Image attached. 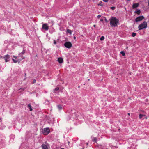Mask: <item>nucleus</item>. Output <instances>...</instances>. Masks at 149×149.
I'll return each instance as SVG.
<instances>
[{"mask_svg":"<svg viewBox=\"0 0 149 149\" xmlns=\"http://www.w3.org/2000/svg\"><path fill=\"white\" fill-rule=\"evenodd\" d=\"M120 53L123 56L125 55V53L123 52V51H121Z\"/></svg>","mask_w":149,"mask_h":149,"instance_id":"aec40b11","label":"nucleus"},{"mask_svg":"<svg viewBox=\"0 0 149 149\" xmlns=\"http://www.w3.org/2000/svg\"><path fill=\"white\" fill-rule=\"evenodd\" d=\"M13 57L14 58H15L16 59H17V56H13Z\"/></svg>","mask_w":149,"mask_h":149,"instance_id":"393cba45","label":"nucleus"},{"mask_svg":"<svg viewBox=\"0 0 149 149\" xmlns=\"http://www.w3.org/2000/svg\"><path fill=\"white\" fill-rule=\"evenodd\" d=\"M100 21H102V20L101 19V20H100Z\"/></svg>","mask_w":149,"mask_h":149,"instance_id":"e433bc0d","label":"nucleus"},{"mask_svg":"<svg viewBox=\"0 0 149 149\" xmlns=\"http://www.w3.org/2000/svg\"><path fill=\"white\" fill-rule=\"evenodd\" d=\"M93 26L94 27H95V26H96V25H94Z\"/></svg>","mask_w":149,"mask_h":149,"instance_id":"2f4dec72","label":"nucleus"},{"mask_svg":"<svg viewBox=\"0 0 149 149\" xmlns=\"http://www.w3.org/2000/svg\"><path fill=\"white\" fill-rule=\"evenodd\" d=\"M49 26L47 23L43 24L42 25V28L41 29H44L46 31H47L49 29Z\"/></svg>","mask_w":149,"mask_h":149,"instance_id":"39448f33","label":"nucleus"},{"mask_svg":"<svg viewBox=\"0 0 149 149\" xmlns=\"http://www.w3.org/2000/svg\"><path fill=\"white\" fill-rule=\"evenodd\" d=\"M57 107L59 110L62 109L63 108L62 106L60 105H58Z\"/></svg>","mask_w":149,"mask_h":149,"instance_id":"4468645a","label":"nucleus"},{"mask_svg":"<svg viewBox=\"0 0 149 149\" xmlns=\"http://www.w3.org/2000/svg\"><path fill=\"white\" fill-rule=\"evenodd\" d=\"M12 60L13 61V62L15 63H16L17 62V60H16L13 58L12 59Z\"/></svg>","mask_w":149,"mask_h":149,"instance_id":"5701e85b","label":"nucleus"},{"mask_svg":"<svg viewBox=\"0 0 149 149\" xmlns=\"http://www.w3.org/2000/svg\"><path fill=\"white\" fill-rule=\"evenodd\" d=\"M25 53V51L23 50L22 52L20 53L19 54V55H20V56L21 57H23V56L22 55H22H23V54H24V53Z\"/></svg>","mask_w":149,"mask_h":149,"instance_id":"ddd939ff","label":"nucleus"},{"mask_svg":"<svg viewBox=\"0 0 149 149\" xmlns=\"http://www.w3.org/2000/svg\"><path fill=\"white\" fill-rule=\"evenodd\" d=\"M78 113L77 111L74 109L72 110L68 115L67 119L68 120H71L72 121L77 119Z\"/></svg>","mask_w":149,"mask_h":149,"instance_id":"f257e3e1","label":"nucleus"},{"mask_svg":"<svg viewBox=\"0 0 149 149\" xmlns=\"http://www.w3.org/2000/svg\"><path fill=\"white\" fill-rule=\"evenodd\" d=\"M101 15H98V16H97V17L98 18H99L100 17H101Z\"/></svg>","mask_w":149,"mask_h":149,"instance_id":"cd10ccee","label":"nucleus"},{"mask_svg":"<svg viewBox=\"0 0 149 149\" xmlns=\"http://www.w3.org/2000/svg\"><path fill=\"white\" fill-rule=\"evenodd\" d=\"M104 39V37L103 36H102L100 38V40H103Z\"/></svg>","mask_w":149,"mask_h":149,"instance_id":"412c9836","label":"nucleus"},{"mask_svg":"<svg viewBox=\"0 0 149 149\" xmlns=\"http://www.w3.org/2000/svg\"><path fill=\"white\" fill-rule=\"evenodd\" d=\"M50 132V130L48 128H45L43 129L42 131V132L43 134L45 135H47Z\"/></svg>","mask_w":149,"mask_h":149,"instance_id":"20e7f679","label":"nucleus"},{"mask_svg":"<svg viewBox=\"0 0 149 149\" xmlns=\"http://www.w3.org/2000/svg\"><path fill=\"white\" fill-rule=\"evenodd\" d=\"M128 114L129 115H129H130V113H128Z\"/></svg>","mask_w":149,"mask_h":149,"instance_id":"c9c22d12","label":"nucleus"},{"mask_svg":"<svg viewBox=\"0 0 149 149\" xmlns=\"http://www.w3.org/2000/svg\"><path fill=\"white\" fill-rule=\"evenodd\" d=\"M106 149H108L107 148H106Z\"/></svg>","mask_w":149,"mask_h":149,"instance_id":"ea45409f","label":"nucleus"},{"mask_svg":"<svg viewBox=\"0 0 149 149\" xmlns=\"http://www.w3.org/2000/svg\"><path fill=\"white\" fill-rule=\"evenodd\" d=\"M86 144V145H88V143H87Z\"/></svg>","mask_w":149,"mask_h":149,"instance_id":"473e14b6","label":"nucleus"},{"mask_svg":"<svg viewBox=\"0 0 149 149\" xmlns=\"http://www.w3.org/2000/svg\"><path fill=\"white\" fill-rule=\"evenodd\" d=\"M53 43L54 44H56V40H54L53 41Z\"/></svg>","mask_w":149,"mask_h":149,"instance_id":"a878e982","label":"nucleus"},{"mask_svg":"<svg viewBox=\"0 0 149 149\" xmlns=\"http://www.w3.org/2000/svg\"><path fill=\"white\" fill-rule=\"evenodd\" d=\"M147 27V23L144 21L143 23L139 25L138 26L139 29V30H142L144 28H146Z\"/></svg>","mask_w":149,"mask_h":149,"instance_id":"7ed1b4c3","label":"nucleus"},{"mask_svg":"<svg viewBox=\"0 0 149 149\" xmlns=\"http://www.w3.org/2000/svg\"><path fill=\"white\" fill-rule=\"evenodd\" d=\"M28 108L29 109L30 111L32 110V109L30 104H29L27 106Z\"/></svg>","mask_w":149,"mask_h":149,"instance_id":"f8f14e48","label":"nucleus"},{"mask_svg":"<svg viewBox=\"0 0 149 149\" xmlns=\"http://www.w3.org/2000/svg\"><path fill=\"white\" fill-rule=\"evenodd\" d=\"M145 118L146 119H147V117H145Z\"/></svg>","mask_w":149,"mask_h":149,"instance_id":"72a5a7b5","label":"nucleus"},{"mask_svg":"<svg viewBox=\"0 0 149 149\" xmlns=\"http://www.w3.org/2000/svg\"><path fill=\"white\" fill-rule=\"evenodd\" d=\"M74 38V39H75H75H76V37H75V36H74V38Z\"/></svg>","mask_w":149,"mask_h":149,"instance_id":"c756f323","label":"nucleus"},{"mask_svg":"<svg viewBox=\"0 0 149 149\" xmlns=\"http://www.w3.org/2000/svg\"><path fill=\"white\" fill-rule=\"evenodd\" d=\"M10 56L8 55H5L4 57V58L6 62H7L9 61L8 59L10 58Z\"/></svg>","mask_w":149,"mask_h":149,"instance_id":"1a4fd4ad","label":"nucleus"},{"mask_svg":"<svg viewBox=\"0 0 149 149\" xmlns=\"http://www.w3.org/2000/svg\"><path fill=\"white\" fill-rule=\"evenodd\" d=\"M144 116H145V115L141 114H140L139 115V118L141 119L142 118V117Z\"/></svg>","mask_w":149,"mask_h":149,"instance_id":"f3484780","label":"nucleus"},{"mask_svg":"<svg viewBox=\"0 0 149 149\" xmlns=\"http://www.w3.org/2000/svg\"><path fill=\"white\" fill-rule=\"evenodd\" d=\"M111 9H112V10H114L115 8L114 7H111Z\"/></svg>","mask_w":149,"mask_h":149,"instance_id":"c85d7f7f","label":"nucleus"},{"mask_svg":"<svg viewBox=\"0 0 149 149\" xmlns=\"http://www.w3.org/2000/svg\"><path fill=\"white\" fill-rule=\"evenodd\" d=\"M59 88L57 87V88H56L55 89H54V90H53V92L54 93H55L56 91H58L59 90Z\"/></svg>","mask_w":149,"mask_h":149,"instance_id":"dca6fc26","label":"nucleus"},{"mask_svg":"<svg viewBox=\"0 0 149 149\" xmlns=\"http://www.w3.org/2000/svg\"><path fill=\"white\" fill-rule=\"evenodd\" d=\"M98 5H100V6H102V4H101V3H99V4H98Z\"/></svg>","mask_w":149,"mask_h":149,"instance_id":"7c9ffc66","label":"nucleus"},{"mask_svg":"<svg viewBox=\"0 0 149 149\" xmlns=\"http://www.w3.org/2000/svg\"><path fill=\"white\" fill-rule=\"evenodd\" d=\"M93 141L94 142H95L96 141V138H93Z\"/></svg>","mask_w":149,"mask_h":149,"instance_id":"4be33fe9","label":"nucleus"},{"mask_svg":"<svg viewBox=\"0 0 149 149\" xmlns=\"http://www.w3.org/2000/svg\"><path fill=\"white\" fill-rule=\"evenodd\" d=\"M110 25L112 27H115L117 26L119 23V20L115 17H112L110 20Z\"/></svg>","mask_w":149,"mask_h":149,"instance_id":"f03ea898","label":"nucleus"},{"mask_svg":"<svg viewBox=\"0 0 149 149\" xmlns=\"http://www.w3.org/2000/svg\"><path fill=\"white\" fill-rule=\"evenodd\" d=\"M41 147L42 149H48L49 146L47 143H44L41 145Z\"/></svg>","mask_w":149,"mask_h":149,"instance_id":"0eeeda50","label":"nucleus"},{"mask_svg":"<svg viewBox=\"0 0 149 149\" xmlns=\"http://www.w3.org/2000/svg\"><path fill=\"white\" fill-rule=\"evenodd\" d=\"M140 10L139 9H137L136 11H135V12L138 14H139L140 13Z\"/></svg>","mask_w":149,"mask_h":149,"instance_id":"2eb2a0df","label":"nucleus"},{"mask_svg":"<svg viewBox=\"0 0 149 149\" xmlns=\"http://www.w3.org/2000/svg\"><path fill=\"white\" fill-rule=\"evenodd\" d=\"M136 33H134V32H133L132 33V36L133 37H134V36H135L136 35Z\"/></svg>","mask_w":149,"mask_h":149,"instance_id":"6ab92c4d","label":"nucleus"},{"mask_svg":"<svg viewBox=\"0 0 149 149\" xmlns=\"http://www.w3.org/2000/svg\"><path fill=\"white\" fill-rule=\"evenodd\" d=\"M64 46L68 48H70L72 46V44L70 42H65L64 44Z\"/></svg>","mask_w":149,"mask_h":149,"instance_id":"423d86ee","label":"nucleus"},{"mask_svg":"<svg viewBox=\"0 0 149 149\" xmlns=\"http://www.w3.org/2000/svg\"><path fill=\"white\" fill-rule=\"evenodd\" d=\"M58 61L60 63H62L63 61V59L61 58H59L58 59Z\"/></svg>","mask_w":149,"mask_h":149,"instance_id":"9b49d317","label":"nucleus"},{"mask_svg":"<svg viewBox=\"0 0 149 149\" xmlns=\"http://www.w3.org/2000/svg\"><path fill=\"white\" fill-rule=\"evenodd\" d=\"M0 120L1 121V119H0Z\"/></svg>","mask_w":149,"mask_h":149,"instance_id":"4c0bfd02","label":"nucleus"},{"mask_svg":"<svg viewBox=\"0 0 149 149\" xmlns=\"http://www.w3.org/2000/svg\"><path fill=\"white\" fill-rule=\"evenodd\" d=\"M103 1L105 2H107L108 1V0H103Z\"/></svg>","mask_w":149,"mask_h":149,"instance_id":"bb28decb","label":"nucleus"},{"mask_svg":"<svg viewBox=\"0 0 149 149\" xmlns=\"http://www.w3.org/2000/svg\"><path fill=\"white\" fill-rule=\"evenodd\" d=\"M67 32H68L70 34H71V30H70V29H67Z\"/></svg>","mask_w":149,"mask_h":149,"instance_id":"a211bd4d","label":"nucleus"},{"mask_svg":"<svg viewBox=\"0 0 149 149\" xmlns=\"http://www.w3.org/2000/svg\"><path fill=\"white\" fill-rule=\"evenodd\" d=\"M36 80L34 79H33V84L35 83H36Z\"/></svg>","mask_w":149,"mask_h":149,"instance_id":"b1692460","label":"nucleus"},{"mask_svg":"<svg viewBox=\"0 0 149 149\" xmlns=\"http://www.w3.org/2000/svg\"><path fill=\"white\" fill-rule=\"evenodd\" d=\"M139 6V4L137 3H135L134 4L132 5V8H135Z\"/></svg>","mask_w":149,"mask_h":149,"instance_id":"9d476101","label":"nucleus"},{"mask_svg":"<svg viewBox=\"0 0 149 149\" xmlns=\"http://www.w3.org/2000/svg\"><path fill=\"white\" fill-rule=\"evenodd\" d=\"M144 19V17L143 16H139L135 19V21L138 22Z\"/></svg>","mask_w":149,"mask_h":149,"instance_id":"6e6552de","label":"nucleus"},{"mask_svg":"<svg viewBox=\"0 0 149 149\" xmlns=\"http://www.w3.org/2000/svg\"><path fill=\"white\" fill-rule=\"evenodd\" d=\"M61 149H64V148H61Z\"/></svg>","mask_w":149,"mask_h":149,"instance_id":"f704fd0d","label":"nucleus"},{"mask_svg":"<svg viewBox=\"0 0 149 149\" xmlns=\"http://www.w3.org/2000/svg\"><path fill=\"white\" fill-rule=\"evenodd\" d=\"M68 143H70V142H68Z\"/></svg>","mask_w":149,"mask_h":149,"instance_id":"58836bf2","label":"nucleus"}]
</instances>
